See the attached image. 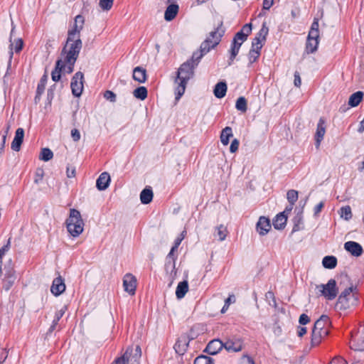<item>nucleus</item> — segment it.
<instances>
[{"mask_svg":"<svg viewBox=\"0 0 364 364\" xmlns=\"http://www.w3.org/2000/svg\"><path fill=\"white\" fill-rule=\"evenodd\" d=\"M201 58L198 60L193 58L183 63L178 70L177 77L175 83L177 84L176 87V100H178L184 94L186 84L188 81L193 76L194 69L198 65Z\"/></svg>","mask_w":364,"mask_h":364,"instance_id":"1","label":"nucleus"},{"mask_svg":"<svg viewBox=\"0 0 364 364\" xmlns=\"http://www.w3.org/2000/svg\"><path fill=\"white\" fill-rule=\"evenodd\" d=\"M221 26L222 23L215 31L210 33L208 37L201 43L200 50L193 53V58H196L198 60L202 58L211 48L219 44L225 32Z\"/></svg>","mask_w":364,"mask_h":364,"instance_id":"2","label":"nucleus"},{"mask_svg":"<svg viewBox=\"0 0 364 364\" xmlns=\"http://www.w3.org/2000/svg\"><path fill=\"white\" fill-rule=\"evenodd\" d=\"M252 31V23H246L234 36L230 49V58L228 65H231L235 58L237 55L240 48L242 43L247 39L248 36Z\"/></svg>","mask_w":364,"mask_h":364,"instance_id":"3","label":"nucleus"},{"mask_svg":"<svg viewBox=\"0 0 364 364\" xmlns=\"http://www.w3.org/2000/svg\"><path fill=\"white\" fill-rule=\"evenodd\" d=\"M68 232L74 237H78L84 230V222L80 213L74 208L70 209L68 218L66 220Z\"/></svg>","mask_w":364,"mask_h":364,"instance_id":"4","label":"nucleus"},{"mask_svg":"<svg viewBox=\"0 0 364 364\" xmlns=\"http://www.w3.org/2000/svg\"><path fill=\"white\" fill-rule=\"evenodd\" d=\"M82 43L80 38H73L69 41L67 38L66 43L60 53V58H68L69 60H77L82 49Z\"/></svg>","mask_w":364,"mask_h":364,"instance_id":"5","label":"nucleus"},{"mask_svg":"<svg viewBox=\"0 0 364 364\" xmlns=\"http://www.w3.org/2000/svg\"><path fill=\"white\" fill-rule=\"evenodd\" d=\"M350 347L354 350H364V327L351 334Z\"/></svg>","mask_w":364,"mask_h":364,"instance_id":"6","label":"nucleus"},{"mask_svg":"<svg viewBox=\"0 0 364 364\" xmlns=\"http://www.w3.org/2000/svg\"><path fill=\"white\" fill-rule=\"evenodd\" d=\"M319 287L321 289V294L328 300H333L336 297L338 288L334 279H330L327 284H321Z\"/></svg>","mask_w":364,"mask_h":364,"instance_id":"7","label":"nucleus"},{"mask_svg":"<svg viewBox=\"0 0 364 364\" xmlns=\"http://www.w3.org/2000/svg\"><path fill=\"white\" fill-rule=\"evenodd\" d=\"M84 75L82 72H77L71 80L70 87L72 93L75 97H80L83 90Z\"/></svg>","mask_w":364,"mask_h":364,"instance_id":"8","label":"nucleus"},{"mask_svg":"<svg viewBox=\"0 0 364 364\" xmlns=\"http://www.w3.org/2000/svg\"><path fill=\"white\" fill-rule=\"evenodd\" d=\"M85 18L82 15H77L75 18L74 25L72 28L68 31V40L73 38H80V32L83 28Z\"/></svg>","mask_w":364,"mask_h":364,"instance_id":"9","label":"nucleus"},{"mask_svg":"<svg viewBox=\"0 0 364 364\" xmlns=\"http://www.w3.org/2000/svg\"><path fill=\"white\" fill-rule=\"evenodd\" d=\"M193 338H189L186 334H182L174 345V349L177 354L183 355L187 350L189 343Z\"/></svg>","mask_w":364,"mask_h":364,"instance_id":"10","label":"nucleus"},{"mask_svg":"<svg viewBox=\"0 0 364 364\" xmlns=\"http://www.w3.org/2000/svg\"><path fill=\"white\" fill-rule=\"evenodd\" d=\"M137 286L136 278L134 274H124L123 278V287L126 292L130 295H134Z\"/></svg>","mask_w":364,"mask_h":364,"instance_id":"11","label":"nucleus"},{"mask_svg":"<svg viewBox=\"0 0 364 364\" xmlns=\"http://www.w3.org/2000/svg\"><path fill=\"white\" fill-rule=\"evenodd\" d=\"M65 279L60 274L53 281L50 291L55 296H60L65 290Z\"/></svg>","mask_w":364,"mask_h":364,"instance_id":"12","label":"nucleus"},{"mask_svg":"<svg viewBox=\"0 0 364 364\" xmlns=\"http://www.w3.org/2000/svg\"><path fill=\"white\" fill-rule=\"evenodd\" d=\"M326 122L323 117L318 120L315 134L316 146L318 148L326 133Z\"/></svg>","mask_w":364,"mask_h":364,"instance_id":"13","label":"nucleus"},{"mask_svg":"<svg viewBox=\"0 0 364 364\" xmlns=\"http://www.w3.org/2000/svg\"><path fill=\"white\" fill-rule=\"evenodd\" d=\"M223 348V343L220 340L213 339L208 343L206 348L204 350V352L210 355H215L219 353Z\"/></svg>","mask_w":364,"mask_h":364,"instance_id":"14","label":"nucleus"},{"mask_svg":"<svg viewBox=\"0 0 364 364\" xmlns=\"http://www.w3.org/2000/svg\"><path fill=\"white\" fill-rule=\"evenodd\" d=\"M24 130L23 128H18L16 131L14 138L11 142V148L14 151H19L23 141Z\"/></svg>","mask_w":364,"mask_h":364,"instance_id":"15","label":"nucleus"},{"mask_svg":"<svg viewBox=\"0 0 364 364\" xmlns=\"http://www.w3.org/2000/svg\"><path fill=\"white\" fill-rule=\"evenodd\" d=\"M344 248L355 257H359L363 254V250L362 246L354 241H348L344 244Z\"/></svg>","mask_w":364,"mask_h":364,"instance_id":"16","label":"nucleus"},{"mask_svg":"<svg viewBox=\"0 0 364 364\" xmlns=\"http://www.w3.org/2000/svg\"><path fill=\"white\" fill-rule=\"evenodd\" d=\"M256 228L259 235H266L271 229L270 220L267 218L261 216L257 223Z\"/></svg>","mask_w":364,"mask_h":364,"instance_id":"17","label":"nucleus"},{"mask_svg":"<svg viewBox=\"0 0 364 364\" xmlns=\"http://www.w3.org/2000/svg\"><path fill=\"white\" fill-rule=\"evenodd\" d=\"M329 333V327L323 328L321 331H312L311 333V345L318 346L322 339L326 337Z\"/></svg>","mask_w":364,"mask_h":364,"instance_id":"18","label":"nucleus"},{"mask_svg":"<svg viewBox=\"0 0 364 364\" xmlns=\"http://www.w3.org/2000/svg\"><path fill=\"white\" fill-rule=\"evenodd\" d=\"M110 182V176L107 172L102 173L96 181L98 190L104 191L107 188Z\"/></svg>","mask_w":364,"mask_h":364,"instance_id":"19","label":"nucleus"},{"mask_svg":"<svg viewBox=\"0 0 364 364\" xmlns=\"http://www.w3.org/2000/svg\"><path fill=\"white\" fill-rule=\"evenodd\" d=\"M179 11V6L176 4H171L167 6L164 12V18L166 21L173 20L177 16Z\"/></svg>","mask_w":364,"mask_h":364,"instance_id":"20","label":"nucleus"},{"mask_svg":"<svg viewBox=\"0 0 364 364\" xmlns=\"http://www.w3.org/2000/svg\"><path fill=\"white\" fill-rule=\"evenodd\" d=\"M223 347L228 352H239L242 349V343L240 340H228L223 343Z\"/></svg>","mask_w":364,"mask_h":364,"instance_id":"21","label":"nucleus"},{"mask_svg":"<svg viewBox=\"0 0 364 364\" xmlns=\"http://www.w3.org/2000/svg\"><path fill=\"white\" fill-rule=\"evenodd\" d=\"M65 68V65H64L63 59L59 58L55 63V69L51 73V77L54 82H58L60 80V73L63 71V69Z\"/></svg>","mask_w":364,"mask_h":364,"instance_id":"22","label":"nucleus"},{"mask_svg":"<svg viewBox=\"0 0 364 364\" xmlns=\"http://www.w3.org/2000/svg\"><path fill=\"white\" fill-rule=\"evenodd\" d=\"M330 321L326 315H322L315 323L312 331H321L323 328L329 327Z\"/></svg>","mask_w":364,"mask_h":364,"instance_id":"23","label":"nucleus"},{"mask_svg":"<svg viewBox=\"0 0 364 364\" xmlns=\"http://www.w3.org/2000/svg\"><path fill=\"white\" fill-rule=\"evenodd\" d=\"M287 221V217L284 213L277 214L273 220L274 228L277 230H282L284 228Z\"/></svg>","mask_w":364,"mask_h":364,"instance_id":"24","label":"nucleus"},{"mask_svg":"<svg viewBox=\"0 0 364 364\" xmlns=\"http://www.w3.org/2000/svg\"><path fill=\"white\" fill-rule=\"evenodd\" d=\"M133 79L139 83L146 80V71L141 67H136L133 70Z\"/></svg>","mask_w":364,"mask_h":364,"instance_id":"25","label":"nucleus"},{"mask_svg":"<svg viewBox=\"0 0 364 364\" xmlns=\"http://www.w3.org/2000/svg\"><path fill=\"white\" fill-rule=\"evenodd\" d=\"M188 291V284L187 279H184L183 281L179 282L178 284V286L176 287V296L177 299H181L183 298L186 295V294Z\"/></svg>","mask_w":364,"mask_h":364,"instance_id":"26","label":"nucleus"},{"mask_svg":"<svg viewBox=\"0 0 364 364\" xmlns=\"http://www.w3.org/2000/svg\"><path fill=\"white\" fill-rule=\"evenodd\" d=\"M227 92V85L225 82H218L214 88L213 92L217 98H223Z\"/></svg>","mask_w":364,"mask_h":364,"instance_id":"27","label":"nucleus"},{"mask_svg":"<svg viewBox=\"0 0 364 364\" xmlns=\"http://www.w3.org/2000/svg\"><path fill=\"white\" fill-rule=\"evenodd\" d=\"M153 199V191L150 187L145 188L140 193V200L143 204H149Z\"/></svg>","mask_w":364,"mask_h":364,"instance_id":"28","label":"nucleus"},{"mask_svg":"<svg viewBox=\"0 0 364 364\" xmlns=\"http://www.w3.org/2000/svg\"><path fill=\"white\" fill-rule=\"evenodd\" d=\"M48 80V75L45 73L41 78L39 83L37 86L36 95L35 97L36 101L39 100L41 95L43 93L46 87V85Z\"/></svg>","mask_w":364,"mask_h":364,"instance_id":"29","label":"nucleus"},{"mask_svg":"<svg viewBox=\"0 0 364 364\" xmlns=\"http://www.w3.org/2000/svg\"><path fill=\"white\" fill-rule=\"evenodd\" d=\"M363 95V92L361 91L352 94L349 97L348 105L352 107L358 106L362 101Z\"/></svg>","mask_w":364,"mask_h":364,"instance_id":"30","label":"nucleus"},{"mask_svg":"<svg viewBox=\"0 0 364 364\" xmlns=\"http://www.w3.org/2000/svg\"><path fill=\"white\" fill-rule=\"evenodd\" d=\"M232 136V130L230 127H226L222 130L220 134V141L223 145H228L230 138Z\"/></svg>","mask_w":364,"mask_h":364,"instance_id":"31","label":"nucleus"},{"mask_svg":"<svg viewBox=\"0 0 364 364\" xmlns=\"http://www.w3.org/2000/svg\"><path fill=\"white\" fill-rule=\"evenodd\" d=\"M23 46V41L21 38H18L15 40L14 43H11L10 45V60L11 62V58H13V49H14L16 53H19Z\"/></svg>","mask_w":364,"mask_h":364,"instance_id":"32","label":"nucleus"},{"mask_svg":"<svg viewBox=\"0 0 364 364\" xmlns=\"http://www.w3.org/2000/svg\"><path fill=\"white\" fill-rule=\"evenodd\" d=\"M165 270L166 273H173L175 272V262L173 255H170V252L166 259Z\"/></svg>","mask_w":364,"mask_h":364,"instance_id":"33","label":"nucleus"},{"mask_svg":"<svg viewBox=\"0 0 364 364\" xmlns=\"http://www.w3.org/2000/svg\"><path fill=\"white\" fill-rule=\"evenodd\" d=\"M323 266L327 269H333L337 264V259L334 256H326L322 260Z\"/></svg>","mask_w":364,"mask_h":364,"instance_id":"34","label":"nucleus"},{"mask_svg":"<svg viewBox=\"0 0 364 364\" xmlns=\"http://www.w3.org/2000/svg\"><path fill=\"white\" fill-rule=\"evenodd\" d=\"M338 213L341 218L349 220L353 217L351 208L349 205L343 206L340 208Z\"/></svg>","mask_w":364,"mask_h":364,"instance_id":"35","label":"nucleus"},{"mask_svg":"<svg viewBox=\"0 0 364 364\" xmlns=\"http://www.w3.org/2000/svg\"><path fill=\"white\" fill-rule=\"evenodd\" d=\"M353 287H350L342 291L338 297V303L341 304L342 305L347 304L348 296H350L351 293L353 292Z\"/></svg>","mask_w":364,"mask_h":364,"instance_id":"36","label":"nucleus"},{"mask_svg":"<svg viewBox=\"0 0 364 364\" xmlns=\"http://www.w3.org/2000/svg\"><path fill=\"white\" fill-rule=\"evenodd\" d=\"M262 48L256 49L255 46L252 44V48L248 54V58L250 63H255L259 57Z\"/></svg>","mask_w":364,"mask_h":364,"instance_id":"37","label":"nucleus"},{"mask_svg":"<svg viewBox=\"0 0 364 364\" xmlns=\"http://www.w3.org/2000/svg\"><path fill=\"white\" fill-rule=\"evenodd\" d=\"M318 46V41L312 40L307 38L306 44V52L309 53H313L317 50Z\"/></svg>","mask_w":364,"mask_h":364,"instance_id":"38","label":"nucleus"},{"mask_svg":"<svg viewBox=\"0 0 364 364\" xmlns=\"http://www.w3.org/2000/svg\"><path fill=\"white\" fill-rule=\"evenodd\" d=\"M147 89L145 87H139L133 92L134 96L141 100H144L147 97Z\"/></svg>","mask_w":364,"mask_h":364,"instance_id":"39","label":"nucleus"},{"mask_svg":"<svg viewBox=\"0 0 364 364\" xmlns=\"http://www.w3.org/2000/svg\"><path fill=\"white\" fill-rule=\"evenodd\" d=\"M53 157V153L49 148H43L39 159L43 161H48Z\"/></svg>","mask_w":364,"mask_h":364,"instance_id":"40","label":"nucleus"},{"mask_svg":"<svg viewBox=\"0 0 364 364\" xmlns=\"http://www.w3.org/2000/svg\"><path fill=\"white\" fill-rule=\"evenodd\" d=\"M228 233V229L223 225H220L216 228L215 235L218 237V239L220 241L225 240Z\"/></svg>","mask_w":364,"mask_h":364,"instance_id":"41","label":"nucleus"},{"mask_svg":"<svg viewBox=\"0 0 364 364\" xmlns=\"http://www.w3.org/2000/svg\"><path fill=\"white\" fill-rule=\"evenodd\" d=\"M16 280L15 274H6L3 280L4 288L8 291Z\"/></svg>","mask_w":364,"mask_h":364,"instance_id":"42","label":"nucleus"},{"mask_svg":"<svg viewBox=\"0 0 364 364\" xmlns=\"http://www.w3.org/2000/svg\"><path fill=\"white\" fill-rule=\"evenodd\" d=\"M235 107L237 110L245 112L247 109L246 99L244 97H240L236 101Z\"/></svg>","mask_w":364,"mask_h":364,"instance_id":"43","label":"nucleus"},{"mask_svg":"<svg viewBox=\"0 0 364 364\" xmlns=\"http://www.w3.org/2000/svg\"><path fill=\"white\" fill-rule=\"evenodd\" d=\"M213 361L212 358L200 355L196 358L193 364H213Z\"/></svg>","mask_w":364,"mask_h":364,"instance_id":"44","label":"nucleus"},{"mask_svg":"<svg viewBox=\"0 0 364 364\" xmlns=\"http://www.w3.org/2000/svg\"><path fill=\"white\" fill-rule=\"evenodd\" d=\"M64 313H65V311H63V309H61L55 313V318L53 321L52 325L50 326V327L49 328V330H48V331L50 333H51L52 331H53L55 330V326L58 325V321L62 318Z\"/></svg>","mask_w":364,"mask_h":364,"instance_id":"45","label":"nucleus"},{"mask_svg":"<svg viewBox=\"0 0 364 364\" xmlns=\"http://www.w3.org/2000/svg\"><path fill=\"white\" fill-rule=\"evenodd\" d=\"M76 60H69L68 58H63V61L65 65V68L63 69V70H65L67 73H73Z\"/></svg>","mask_w":364,"mask_h":364,"instance_id":"46","label":"nucleus"},{"mask_svg":"<svg viewBox=\"0 0 364 364\" xmlns=\"http://www.w3.org/2000/svg\"><path fill=\"white\" fill-rule=\"evenodd\" d=\"M130 353L127 350L126 352L119 358L114 360L112 364H128Z\"/></svg>","mask_w":364,"mask_h":364,"instance_id":"47","label":"nucleus"},{"mask_svg":"<svg viewBox=\"0 0 364 364\" xmlns=\"http://www.w3.org/2000/svg\"><path fill=\"white\" fill-rule=\"evenodd\" d=\"M287 196L288 201L293 205L298 199V192L295 190H289Z\"/></svg>","mask_w":364,"mask_h":364,"instance_id":"48","label":"nucleus"},{"mask_svg":"<svg viewBox=\"0 0 364 364\" xmlns=\"http://www.w3.org/2000/svg\"><path fill=\"white\" fill-rule=\"evenodd\" d=\"M114 0H100L99 5L102 10L109 11L113 5Z\"/></svg>","mask_w":364,"mask_h":364,"instance_id":"49","label":"nucleus"},{"mask_svg":"<svg viewBox=\"0 0 364 364\" xmlns=\"http://www.w3.org/2000/svg\"><path fill=\"white\" fill-rule=\"evenodd\" d=\"M265 41L262 40V37L259 33H258L255 38L252 40V44H253L254 46H255L256 49L262 48L263 46L262 42H264Z\"/></svg>","mask_w":364,"mask_h":364,"instance_id":"50","label":"nucleus"},{"mask_svg":"<svg viewBox=\"0 0 364 364\" xmlns=\"http://www.w3.org/2000/svg\"><path fill=\"white\" fill-rule=\"evenodd\" d=\"M266 300L268 301L270 306H276V299L274 294L272 291H269L265 294Z\"/></svg>","mask_w":364,"mask_h":364,"instance_id":"51","label":"nucleus"},{"mask_svg":"<svg viewBox=\"0 0 364 364\" xmlns=\"http://www.w3.org/2000/svg\"><path fill=\"white\" fill-rule=\"evenodd\" d=\"M11 247L10 238L8 240L6 245L0 248V259L2 260L3 257L9 250Z\"/></svg>","mask_w":364,"mask_h":364,"instance_id":"52","label":"nucleus"},{"mask_svg":"<svg viewBox=\"0 0 364 364\" xmlns=\"http://www.w3.org/2000/svg\"><path fill=\"white\" fill-rule=\"evenodd\" d=\"M268 32H269V28L267 26L266 22H264L262 23L261 29L258 32L259 33V35L262 36L263 41H266V37H267V36L268 34Z\"/></svg>","mask_w":364,"mask_h":364,"instance_id":"53","label":"nucleus"},{"mask_svg":"<svg viewBox=\"0 0 364 364\" xmlns=\"http://www.w3.org/2000/svg\"><path fill=\"white\" fill-rule=\"evenodd\" d=\"M104 97L112 102L116 101V95L111 90H107L104 93Z\"/></svg>","mask_w":364,"mask_h":364,"instance_id":"54","label":"nucleus"},{"mask_svg":"<svg viewBox=\"0 0 364 364\" xmlns=\"http://www.w3.org/2000/svg\"><path fill=\"white\" fill-rule=\"evenodd\" d=\"M183 234V232H182V235ZM183 239V235H182L181 237H178V238L176 239L175 244L172 247V248H171V250L170 251V255H173V252L177 250V249H178V246L180 245V244H181V242Z\"/></svg>","mask_w":364,"mask_h":364,"instance_id":"55","label":"nucleus"},{"mask_svg":"<svg viewBox=\"0 0 364 364\" xmlns=\"http://www.w3.org/2000/svg\"><path fill=\"white\" fill-rule=\"evenodd\" d=\"M319 31L310 30L307 38L318 41Z\"/></svg>","mask_w":364,"mask_h":364,"instance_id":"56","label":"nucleus"},{"mask_svg":"<svg viewBox=\"0 0 364 364\" xmlns=\"http://www.w3.org/2000/svg\"><path fill=\"white\" fill-rule=\"evenodd\" d=\"M239 141L237 139H235L232 141L230 146V151L231 153H235L237 151L239 147Z\"/></svg>","mask_w":364,"mask_h":364,"instance_id":"57","label":"nucleus"},{"mask_svg":"<svg viewBox=\"0 0 364 364\" xmlns=\"http://www.w3.org/2000/svg\"><path fill=\"white\" fill-rule=\"evenodd\" d=\"M239 364H255V362L250 356L244 355L241 358Z\"/></svg>","mask_w":364,"mask_h":364,"instance_id":"58","label":"nucleus"},{"mask_svg":"<svg viewBox=\"0 0 364 364\" xmlns=\"http://www.w3.org/2000/svg\"><path fill=\"white\" fill-rule=\"evenodd\" d=\"M71 136L74 141H78L80 139V133L78 129H73L71 130Z\"/></svg>","mask_w":364,"mask_h":364,"instance_id":"59","label":"nucleus"},{"mask_svg":"<svg viewBox=\"0 0 364 364\" xmlns=\"http://www.w3.org/2000/svg\"><path fill=\"white\" fill-rule=\"evenodd\" d=\"M8 357V352L5 348H0V363L4 364Z\"/></svg>","mask_w":364,"mask_h":364,"instance_id":"60","label":"nucleus"},{"mask_svg":"<svg viewBox=\"0 0 364 364\" xmlns=\"http://www.w3.org/2000/svg\"><path fill=\"white\" fill-rule=\"evenodd\" d=\"M309 321H310L309 317L306 314H302L299 317V322L301 325H305V324L308 323L309 322Z\"/></svg>","mask_w":364,"mask_h":364,"instance_id":"61","label":"nucleus"},{"mask_svg":"<svg viewBox=\"0 0 364 364\" xmlns=\"http://www.w3.org/2000/svg\"><path fill=\"white\" fill-rule=\"evenodd\" d=\"M235 297L233 294L232 295H230L225 300V307H226V309H228L229 306L230 305V304L232 303H235Z\"/></svg>","mask_w":364,"mask_h":364,"instance_id":"62","label":"nucleus"},{"mask_svg":"<svg viewBox=\"0 0 364 364\" xmlns=\"http://www.w3.org/2000/svg\"><path fill=\"white\" fill-rule=\"evenodd\" d=\"M274 0H264L262 4V8L264 10H269L273 5Z\"/></svg>","mask_w":364,"mask_h":364,"instance_id":"63","label":"nucleus"},{"mask_svg":"<svg viewBox=\"0 0 364 364\" xmlns=\"http://www.w3.org/2000/svg\"><path fill=\"white\" fill-rule=\"evenodd\" d=\"M328 364H348L346 360L333 358Z\"/></svg>","mask_w":364,"mask_h":364,"instance_id":"64","label":"nucleus"}]
</instances>
